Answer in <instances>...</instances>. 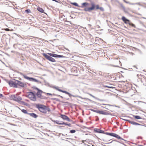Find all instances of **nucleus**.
Listing matches in <instances>:
<instances>
[{"label": "nucleus", "instance_id": "nucleus-53", "mask_svg": "<svg viewBox=\"0 0 146 146\" xmlns=\"http://www.w3.org/2000/svg\"><path fill=\"white\" fill-rule=\"evenodd\" d=\"M62 127V126H59V127L61 129H62V128H61Z\"/></svg>", "mask_w": 146, "mask_h": 146}, {"label": "nucleus", "instance_id": "nucleus-58", "mask_svg": "<svg viewBox=\"0 0 146 146\" xmlns=\"http://www.w3.org/2000/svg\"><path fill=\"white\" fill-rule=\"evenodd\" d=\"M70 17H71L72 19H73V17H72L71 15L70 16Z\"/></svg>", "mask_w": 146, "mask_h": 146}, {"label": "nucleus", "instance_id": "nucleus-54", "mask_svg": "<svg viewBox=\"0 0 146 146\" xmlns=\"http://www.w3.org/2000/svg\"><path fill=\"white\" fill-rule=\"evenodd\" d=\"M88 26H90H90H92V25H90V24H88Z\"/></svg>", "mask_w": 146, "mask_h": 146}, {"label": "nucleus", "instance_id": "nucleus-4", "mask_svg": "<svg viewBox=\"0 0 146 146\" xmlns=\"http://www.w3.org/2000/svg\"><path fill=\"white\" fill-rule=\"evenodd\" d=\"M35 107L41 112L45 114L47 112H50V108L42 104H36Z\"/></svg>", "mask_w": 146, "mask_h": 146}, {"label": "nucleus", "instance_id": "nucleus-29", "mask_svg": "<svg viewBox=\"0 0 146 146\" xmlns=\"http://www.w3.org/2000/svg\"><path fill=\"white\" fill-rule=\"evenodd\" d=\"M76 132V130L74 129H72L70 130V133H75Z\"/></svg>", "mask_w": 146, "mask_h": 146}, {"label": "nucleus", "instance_id": "nucleus-7", "mask_svg": "<svg viewBox=\"0 0 146 146\" xmlns=\"http://www.w3.org/2000/svg\"><path fill=\"white\" fill-rule=\"evenodd\" d=\"M70 3L74 6L78 7H81L82 8L86 7L88 6L89 4L87 2H84L82 4V5L81 6H79L78 4L76 2H70Z\"/></svg>", "mask_w": 146, "mask_h": 146}, {"label": "nucleus", "instance_id": "nucleus-22", "mask_svg": "<svg viewBox=\"0 0 146 146\" xmlns=\"http://www.w3.org/2000/svg\"><path fill=\"white\" fill-rule=\"evenodd\" d=\"M114 141H116V142H118L119 143H121V144H123V145H125V144H124V143L122 141H117V140H112L111 142H110V143H111L113 142Z\"/></svg>", "mask_w": 146, "mask_h": 146}, {"label": "nucleus", "instance_id": "nucleus-15", "mask_svg": "<svg viewBox=\"0 0 146 146\" xmlns=\"http://www.w3.org/2000/svg\"><path fill=\"white\" fill-rule=\"evenodd\" d=\"M31 96V94H28V95L26 96V97L29 98L31 100L33 101H36V96Z\"/></svg>", "mask_w": 146, "mask_h": 146}, {"label": "nucleus", "instance_id": "nucleus-2", "mask_svg": "<svg viewBox=\"0 0 146 146\" xmlns=\"http://www.w3.org/2000/svg\"><path fill=\"white\" fill-rule=\"evenodd\" d=\"M44 82L45 83V85L46 86H48L50 87V88H52L54 89H55L56 90L60 92L65 93L68 95L70 98H71L72 96H73L74 97H77L81 98H82V97L80 96H78V95H72L70 93H69V92H68L66 91L60 89V87L58 86H52L51 85H50L49 83L48 82L45 80H44Z\"/></svg>", "mask_w": 146, "mask_h": 146}, {"label": "nucleus", "instance_id": "nucleus-38", "mask_svg": "<svg viewBox=\"0 0 146 146\" xmlns=\"http://www.w3.org/2000/svg\"><path fill=\"white\" fill-rule=\"evenodd\" d=\"M99 9H100L102 11H104V8L102 7H100Z\"/></svg>", "mask_w": 146, "mask_h": 146}, {"label": "nucleus", "instance_id": "nucleus-6", "mask_svg": "<svg viewBox=\"0 0 146 146\" xmlns=\"http://www.w3.org/2000/svg\"><path fill=\"white\" fill-rule=\"evenodd\" d=\"M17 73H18L19 74H20L21 75H22L23 76L24 78L26 79L29 80L30 81L34 82H39L40 83H41V82H40L37 80L32 77H29L26 76V75H25V74H24L22 73H21L19 72H18Z\"/></svg>", "mask_w": 146, "mask_h": 146}, {"label": "nucleus", "instance_id": "nucleus-39", "mask_svg": "<svg viewBox=\"0 0 146 146\" xmlns=\"http://www.w3.org/2000/svg\"><path fill=\"white\" fill-rule=\"evenodd\" d=\"M3 97V95L2 94L0 93V98H2Z\"/></svg>", "mask_w": 146, "mask_h": 146}, {"label": "nucleus", "instance_id": "nucleus-45", "mask_svg": "<svg viewBox=\"0 0 146 146\" xmlns=\"http://www.w3.org/2000/svg\"><path fill=\"white\" fill-rule=\"evenodd\" d=\"M65 123H65L64 122H63L62 123H60V125H65Z\"/></svg>", "mask_w": 146, "mask_h": 146}, {"label": "nucleus", "instance_id": "nucleus-20", "mask_svg": "<svg viewBox=\"0 0 146 146\" xmlns=\"http://www.w3.org/2000/svg\"><path fill=\"white\" fill-rule=\"evenodd\" d=\"M37 9L40 12L42 13H45L44 10L42 8L38 7L37 8Z\"/></svg>", "mask_w": 146, "mask_h": 146}, {"label": "nucleus", "instance_id": "nucleus-52", "mask_svg": "<svg viewBox=\"0 0 146 146\" xmlns=\"http://www.w3.org/2000/svg\"><path fill=\"white\" fill-rule=\"evenodd\" d=\"M11 125H13V126H15V125H16L14 124H11Z\"/></svg>", "mask_w": 146, "mask_h": 146}, {"label": "nucleus", "instance_id": "nucleus-50", "mask_svg": "<svg viewBox=\"0 0 146 146\" xmlns=\"http://www.w3.org/2000/svg\"><path fill=\"white\" fill-rule=\"evenodd\" d=\"M18 79H19V80H22L21 78H18Z\"/></svg>", "mask_w": 146, "mask_h": 146}, {"label": "nucleus", "instance_id": "nucleus-11", "mask_svg": "<svg viewBox=\"0 0 146 146\" xmlns=\"http://www.w3.org/2000/svg\"><path fill=\"white\" fill-rule=\"evenodd\" d=\"M48 54L50 56H52V57L54 58H60L66 57L65 56H64L63 55L51 53H48Z\"/></svg>", "mask_w": 146, "mask_h": 146}, {"label": "nucleus", "instance_id": "nucleus-41", "mask_svg": "<svg viewBox=\"0 0 146 146\" xmlns=\"http://www.w3.org/2000/svg\"><path fill=\"white\" fill-rule=\"evenodd\" d=\"M88 94H89L90 96H92V97H93V98H96L95 96H93V95H92V94H89V93H88Z\"/></svg>", "mask_w": 146, "mask_h": 146}, {"label": "nucleus", "instance_id": "nucleus-31", "mask_svg": "<svg viewBox=\"0 0 146 146\" xmlns=\"http://www.w3.org/2000/svg\"><path fill=\"white\" fill-rule=\"evenodd\" d=\"M85 99H86L87 100H89V101L92 102L95 104H96V102H94V101H92V100H91L90 99H89V98H85Z\"/></svg>", "mask_w": 146, "mask_h": 146}, {"label": "nucleus", "instance_id": "nucleus-44", "mask_svg": "<svg viewBox=\"0 0 146 146\" xmlns=\"http://www.w3.org/2000/svg\"><path fill=\"white\" fill-rule=\"evenodd\" d=\"M52 1H55L57 3H59V2L58 1H60L59 0H58V1H57V0H52Z\"/></svg>", "mask_w": 146, "mask_h": 146}, {"label": "nucleus", "instance_id": "nucleus-56", "mask_svg": "<svg viewBox=\"0 0 146 146\" xmlns=\"http://www.w3.org/2000/svg\"><path fill=\"white\" fill-rule=\"evenodd\" d=\"M133 66L135 67L137 69V68L135 66Z\"/></svg>", "mask_w": 146, "mask_h": 146}, {"label": "nucleus", "instance_id": "nucleus-64", "mask_svg": "<svg viewBox=\"0 0 146 146\" xmlns=\"http://www.w3.org/2000/svg\"><path fill=\"white\" fill-rule=\"evenodd\" d=\"M30 20H32V19H30Z\"/></svg>", "mask_w": 146, "mask_h": 146}, {"label": "nucleus", "instance_id": "nucleus-5", "mask_svg": "<svg viewBox=\"0 0 146 146\" xmlns=\"http://www.w3.org/2000/svg\"><path fill=\"white\" fill-rule=\"evenodd\" d=\"M91 7H85L83 11L86 12H91L92 11L94 10L96 8V9H99L100 7H99V5H95L94 3L93 2H92L91 4ZM79 10L82 11L83 10H81L80 9H78Z\"/></svg>", "mask_w": 146, "mask_h": 146}, {"label": "nucleus", "instance_id": "nucleus-34", "mask_svg": "<svg viewBox=\"0 0 146 146\" xmlns=\"http://www.w3.org/2000/svg\"><path fill=\"white\" fill-rule=\"evenodd\" d=\"M40 98L41 99H46V97L44 96H42V95L40 97Z\"/></svg>", "mask_w": 146, "mask_h": 146}, {"label": "nucleus", "instance_id": "nucleus-8", "mask_svg": "<svg viewBox=\"0 0 146 146\" xmlns=\"http://www.w3.org/2000/svg\"><path fill=\"white\" fill-rule=\"evenodd\" d=\"M32 88H33L35 90H36L37 91V92L36 94V96L37 97L40 98V97L41 96L42 94H41L42 93H44V92H43L42 90H40L38 88L36 87L35 86H33L32 87Z\"/></svg>", "mask_w": 146, "mask_h": 146}, {"label": "nucleus", "instance_id": "nucleus-61", "mask_svg": "<svg viewBox=\"0 0 146 146\" xmlns=\"http://www.w3.org/2000/svg\"><path fill=\"white\" fill-rule=\"evenodd\" d=\"M26 100V101H28V102L29 101V100Z\"/></svg>", "mask_w": 146, "mask_h": 146}, {"label": "nucleus", "instance_id": "nucleus-25", "mask_svg": "<svg viewBox=\"0 0 146 146\" xmlns=\"http://www.w3.org/2000/svg\"><path fill=\"white\" fill-rule=\"evenodd\" d=\"M28 94H31V96H36V95L33 92H29L28 93Z\"/></svg>", "mask_w": 146, "mask_h": 146}, {"label": "nucleus", "instance_id": "nucleus-46", "mask_svg": "<svg viewBox=\"0 0 146 146\" xmlns=\"http://www.w3.org/2000/svg\"><path fill=\"white\" fill-rule=\"evenodd\" d=\"M5 30L7 31H10V30L8 28H6V29H5Z\"/></svg>", "mask_w": 146, "mask_h": 146}, {"label": "nucleus", "instance_id": "nucleus-60", "mask_svg": "<svg viewBox=\"0 0 146 146\" xmlns=\"http://www.w3.org/2000/svg\"><path fill=\"white\" fill-rule=\"evenodd\" d=\"M139 146H144L142 145H139Z\"/></svg>", "mask_w": 146, "mask_h": 146}, {"label": "nucleus", "instance_id": "nucleus-23", "mask_svg": "<svg viewBox=\"0 0 146 146\" xmlns=\"http://www.w3.org/2000/svg\"><path fill=\"white\" fill-rule=\"evenodd\" d=\"M128 24L129 25L131 26L132 27H134V28H136V27L135 25L134 24H133V23H132L131 22H130L129 23H128Z\"/></svg>", "mask_w": 146, "mask_h": 146}, {"label": "nucleus", "instance_id": "nucleus-28", "mask_svg": "<svg viewBox=\"0 0 146 146\" xmlns=\"http://www.w3.org/2000/svg\"><path fill=\"white\" fill-rule=\"evenodd\" d=\"M25 12L27 13H29L31 12V10L29 9H27L25 11Z\"/></svg>", "mask_w": 146, "mask_h": 146}, {"label": "nucleus", "instance_id": "nucleus-13", "mask_svg": "<svg viewBox=\"0 0 146 146\" xmlns=\"http://www.w3.org/2000/svg\"><path fill=\"white\" fill-rule=\"evenodd\" d=\"M118 3L119 4L121 7L122 8V9L125 13H128L127 10L128 9H126L122 3H121L120 2H118Z\"/></svg>", "mask_w": 146, "mask_h": 146}, {"label": "nucleus", "instance_id": "nucleus-27", "mask_svg": "<svg viewBox=\"0 0 146 146\" xmlns=\"http://www.w3.org/2000/svg\"><path fill=\"white\" fill-rule=\"evenodd\" d=\"M104 88L106 87V88H115V87H113L109 86H107V85H104Z\"/></svg>", "mask_w": 146, "mask_h": 146}, {"label": "nucleus", "instance_id": "nucleus-21", "mask_svg": "<svg viewBox=\"0 0 146 146\" xmlns=\"http://www.w3.org/2000/svg\"><path fill=\"white\" fill-rule=\"evenodd\" d=\"M20 104H22L23 105L26 106H29V105L28 104L23 101H22L21 102H20Z\"/></svg>", "mask_w": 146, "mask_h": 146}, {"label": "nucleus", "instance_id": "nucleus-33", "mask_svg": "<svg viewBox=\"0 0 146 146\" xmlns=\"http://www.w3.org/2000/svg\"><path fill=\"white\" fill-rule=\"evenodd\" d=\"M128 4H129L131 5H136V4H138L139 3H130L129 2V3H128Z\"/></svg>", "mask_w": 146, "mask_h": 146}, {"label": "nucleus", "instance_id": "nucleus-51", "mask_svg": "<svg viewBox=\"0 0 146 146\" xmlns=\"http://www.w3.org/2000/svg\"><path fill=\"white\" fill-rule=\"evenodd\" d=\"M142 31L144 32H146V30H143Z\"/></svg>", "mask_w": 146, "mask_h": 146}, {"label": "nucleus", "instance_id": "nucleus-37", "mask_svg": "<svg viewBox=\"0 0 146 146\" xmlns=\"http://www.w3.org/2000/svg\"><path fill=\"white\" fill-rule=\"evenodd\" d=\"M53 100H55L57 101H60L59 100V99H58V98H53Z\"/></svg>", "mask_w": 146, "mask_h": 146}, {"label": "nucleus", "instance_id": "nucleus-12", "mask_svg": "<svg viewBox=\"0 0 146 146\" xmlns=\"http://www.w3.org/2000/svg\"><path fill=\"white\" fill-rule=\"evenodd\" d=\"M60 117L63 119L66 120L67 121L69 122H71L72 121V120L70 119L68 116L64 115L61 114L60 115Z\"/></svg>", "mask_w": 146, "mask_h": 146}, {"label": "nucleus", "instance_id": "nucleus-3", "mask_svg": "<svg viewBox=\"0 0 146 146\" xmlns=\"http://www.w3.org/2000/svg\"><path fill=\"white\" fill-rule=\"evenodd\" d=\"M94 131L95 132H96L98 133L104 134L108 135L115 137L117 139H121L125 141H126L125 140L121 137L119 135L115 133L109 132H105L104 131L101 130L100 129L98 128H94Z\"/></svg>", "mask_w": 146, "mask_h": 146}, {"label": "nucleus", "instance_id": "nucleus-26", "mask_svg": "<svg viewBox=\"0 0 146 146\" xmlns=\"http://www.w3.org/2000/svg\"><path fill=\"white\" fill-rule=\"evenodd\" d=\"M22 111L23 113H25V114H28V113H28L27 110H25V109H23L22 110H21Z\"/></svg>", "mask_w": 146, "mask_h": 146}, {"label": "nucleus", "instance_id": "nucleus-59", "mask_svg": "<svg viewBox=\"0 0 146 146\" xmlns=\"http://www.w3.org/2000/svg\"><path fill=\"white\" fill-rule=\"evenodd\" d=\"M115 106V107H118V108H119V106Z\"/></svg>", "mask_w": 146, "mask_h": 146}, {"label": "nucleus", "instance_id": "nucleus-19", "mask_svg": "<svg viewBox=\"0 0 146 146\" xmlns=\"http://www.w3.org/2000/svg\"><path fill=\"white\" fill-rule=\"evenodd\" d=\"M16 96L15 95H12L10 96L11 99L15 101L16 99Z\"/></svg>", "mask_w": 146, "mask_h": 146}, {"label": "nucleus", "instance_id": "nucleus-32", "mask_svg": "<svg viewBox=\"0 0 146 146\" xmlns=\"http://www.w3.org/2000/svg\"><path fill=\"white\" fill-rule=\"evenodd\" d=\"M44 93L46 94L47 95H54V96H56V94H50V93H46L45 92H44Z\"/></svg>", "mask_w": 146, "mask_h": 146}, {"label": "nucleus", "instance_id": "nucleus-1", "mask_svg": "<svg viewBox=\"0 0 146 146\" xmlns=\"http://www.w3.org/2000/svg\"><path fill=\"white\" fill-rule=\"evenodd\" d=\"M14 81L10 80L8 82L9 85L13 88H18L17 86H19L22 88L26 87V84L17 80L13 79Z\"/></svg>", "mask_w": 146, "mask_h": 146}, {"label": "nucleus", "instance_id": "nucleus-42", "mask_svg": "<svg viewBox=\"0 0 146 146\" xmlns=\"http://www.w3.org/2000/svg\"><path fill=\"white\" fill-rule=\"evenodd\" d=\"M56 96H58V97H60V98H63V97L62 96H60V95H56Z\"/></svg>", "mask_w": 146, "mask_h": 146}, {"label": "nucleus", "instance_id": "nucleus-47", "mask_svg": "<svg viewBox=\"0 0 146 146\" xmlns=\"http://www.w3.org/2000/svg\"><path fill=\"white\" fill-rule=\"evenodd\" d=\"M142 76V75H141V74H140V75H139V74H137V77H139V76Z\"/></svg>", "mask_w": 146, "mask_h": 146}, {"label": "nucleus", "instance_id": "nucleus-40", "mask_svg": "<svg viewBox=\"0 0 146 146\" xmlns=\"http://www.w3.org/2000/svg\"><path fill=\"white\" fill-rule=\"evenodd\" d=\"M101 105H108V106H112L111 105H110V104H100Z\"/></svg>", "mask_w": 146, "mask_h": 146}, {"label": "nucleus", "instance_id": "nucleus-55", "mask_svg": "<svg viewBox=\"0 0 146 146\" xmlns=\"http://www.w3.org/2000/svg\"><path fill=\"white\" fill-rule=\"evenodd\" d=\"M98 120H99V118H98H98L96 119V121H98Z\"/></svg>", "mask_w": 146, "mask_h": 146}, {"label": "nucleus", "instance_id": "nucleus-18", "mask_svg": "<svg viewBox=\"0 0 146 146\" xmlns=\"http://www.w3.org/2000/svg\"><path fill=\"white\" fill-rule=\"evenodd\" d=\"M28 115H30L31 116L34 118H36L38 117L37 115L33 113H28Z\"/></svg>", "mask_w": 146, "mask_h": 146}, {"label": "nucleus", "instance_id": "nucleus-36", "mask_svg": "<svg viewBox=\"0 0 146 146\" xmlns=\"http://www.w3.org/2000/svg\"><path fill=\"white\" fill-rule=\"evenodd\" d=\"M65 125H68L69 127H70L71 126V124L70 123H69V124H68L66 123H65Z\"/></svg>", "mask_w": 146, "mask_h": 146}, {"label": "nucleus", "instance_id": "nucleus-30", "mask_svg": "<svg viewBox=\"0 0 146 146\" xmlns=\"http://www.w3.org/2000/svg\"><path fill=\"white\" fill-rule=\"evenodd\" d=\"M52 121L54 122H55L56 123V124H59V125H60V123H59V121H58V120H56V121Z\"/></svg>", "mask_w": 146, "mask_h": 146}, {"label": "nucleus", "instance_id": "nucleus-9", "mask_svg": "<svg viewBox=\"0 0 146 146\" xmlns=\"http://www.w3.org/2000/svg\"><path fill=\"white\" fill-rule=\"evenodd\" d=\"M42 54L44 58L49 61L52 62H54L56 61L55 59L52 58V56H50L49 55H48L45 53H42Z\"/></svg>", "mask_w": 146, "mask_h": 146}, {"label": "nucleus", "instance_id": "nucleus-48", "mask_svg": "<svg viewBox=\"0 0 146 146\" xmlns=\"http://www.w3.org/2000/svg\"><path fill=\"white\" fill-rule=\"evenodd\" d=\"M67 22L70 23V24H71L72 25H73V24L72 23H71L69 21H67Z\"/></svg>", "mask_w": 146, "mask_h": 146}, {"label": "nucleus", "instance_id": "nucleus-10", "mask_svg": "<svg viewBox=\"0 0 146 146\" xmlns=\"http://www.w3.org/2000/svg\"><path fill=\"white\" fill-rule=\"evenodd\" d=\"M91 111H92L99 113V114L104 115H111V113H107L106 112L102 110H94V109H91L90 110Z\"/></svg>", "mask_w": 146, "mask_h": 146}, {"label": "nucleus", "instance_id": "nucleus-63", "mask_svg": "<svg viewBox=\"0 0 146 146\" xmlns=\"http://www.w3.org/2000/svg\"><path fill=\"white\" fill-rule=\"evenodd\" d=\"M67 100H68L69 99V98L66 99Z\"/></svg>", "mask_w": 146, "mask_h": 146}, {"label": "nucleus", "instance_id": "nucleus-57", "mask_svg": "<svg viewBox=\"0 0 146 146\" xmlns=\"http://www.w3.org/2000/svg\"><path fill=\"white\" fill-rule=\"evenodd\" d=\"M104 108H106V109H107L108 110H109L106 107H105Z\"/></svg>", "mask_w": 146, "mask_h": 146}, {"label": "nucleus", "instance_id": "nucleus-62", "mask_svg": "<svg viewBox=\"0 0 146 146\" xmlns=\"http://www.w3.org/2000/svg\"><path fill=\"white\" fill-rule=\"evenodd\" d=\"M28 85H29V86H30V85H31V84H28Z\"/></svg>", "mask_w": 146, "mask_h": 146}, {"label": "nucleus", "instance_id": "nucleus-24", "mask_svg": "<svg viewBox=\"0 0 146 146\" xmlns=\"http://www.w3.org/2000/svg\"><path fill=\"white\" fill-rule=\"evenodd\" d=\"M133 117L135 119H141V117H140V116H138V115H133Z\"/></svg>", "mask_w": 146, "mask_h": 146}, {"label": "nucleus", "instance_id": "nucleus-49", "mask_svg": "<svg viewBox=\"0 0 146 146\" xmlns=\"http://www.w3.org/2000/svg\"><path fill=\"white\" fill-rule=\"evenodd\" d=\"M114 66V67H119L118 66H115V65H114V66Z\"/></svg>", "mask_w": 146, "mask_h": 146}, {"label": "nucleus", "instance_id": "nucleus-43", "mask_svg": "<svg viewBox=\"0 0 146 146\" xmlns=\"http://www.w3.org/2000/svg\"><path fill=\"white\" fill-rule=\"evenodd\" d=\"M123 1L126 3L128 4L129 3V2L128 1H126L125 0H123Z\"/></svg>", "mask_w": 146, "mask_h": 146}, {"label": "nucleus", "instance_id": "nucleus-35", "mask_svg": "<svg viewBox=\"0 0 146 146\" xmlns=\"http://www.w3.org/2000/svg\"><path fill=\"white\" fill-rule=\"evenodd\" d=\"M96 99H97L98 100L101 101H104V100H102V99H100L98 98H96Z\"/></svg>", "mask_w": 146, "mask_h": 146}, {"label": "nucleus", "instance_id": "nucleus-14", "mask_svg": "<svg viewBox=\"0 0 146 146\" xmlns=\"http://www.w3.org/2000/svg\"><path fill=\"white\" fill-rule=\"evenodd\" d=\"M123 120H124L125 121H127L130 123L133 124V125H141L140 124H139V123H136V122H135L133 121H130L129 120H128V119H123Z\"/></svg>", "mask_w": 146, "mask_h": 146}, {"label": "nucleus", "instance_id": "nucleus-16", "mask_svg": "<svg viewBox=\"0 0 146 146\" xmlns=\"http://www.w3.org/2000/svg\"><path fill=\"white\" fill-rule=\"evenodd\" d=\"M121 19L124 23L126 24H128L130 21L129 20L127 19L124 16H122L121 18Z\"/></svg>", "mask_w": 146, "mask_h": 146}, {"label": "nucleus", "instance_id": "nucleus-17", "mask_svg": "<svg viewBox=\"0 0 146 146\" xmlns=\"http://www.w3.org/2000/svg\"><path fill=\"white\" fill-rule=\"evenodd\" d=\"M22 98L20 96H18V97L16 96V99L15 100V101H16L18 103H19L20 104V102H21V100H22Z\"/></svg>", "mask_w": 146, "mask_h": 146}]
</instances>
